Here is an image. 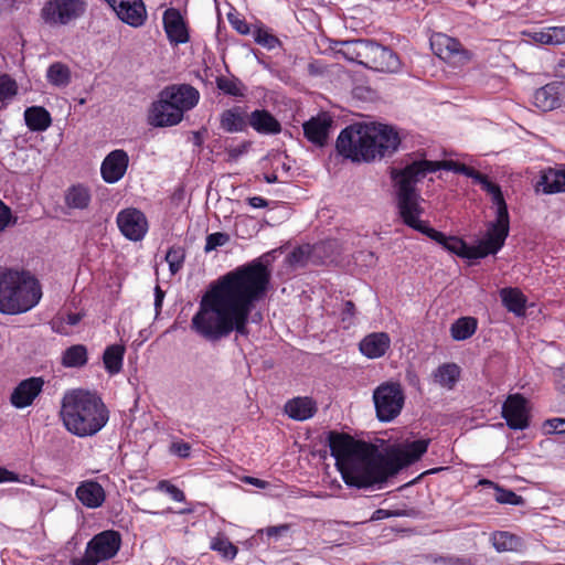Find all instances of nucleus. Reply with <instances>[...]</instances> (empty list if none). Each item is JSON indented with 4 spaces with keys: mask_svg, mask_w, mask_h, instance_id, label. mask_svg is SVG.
<instances>
[{
    "mask_svg": "<svg viewBox=\"0 0 565 565\" xmlns=\"http://www.w3.org/2000/svg\"><path fill=\"white\" fill-rule=\"evenodd\" d=\"M429 441L417 439L384 455L374 444L358 440L347 433L330 430L327 436L342 480L358 489L384 483L401 469L416 462L427 451Z\"/></svg>",
    "mask_w": 565,
    "mask_h": 565,
    "instance_id": "obj_1",
    "label": "nucleus"
},
{
    "mask_svg": "<svg viewBox=\"0 0 565 565\" xmlns=\"http://www.w3.org/2000/svg\"><path fill=\"white\" fill-rule=\"evenodd\" d=\"M271 285H210L191 320V329L215 342L232 332L248 333L252 311L264 301Z\"/></svg>",
    "mask_w": 565,
    "mask_h": 565,
    "instance_id": "obj_2",
    "label": "nucleus"
},
{
    "mask_svg": "<svg viewBox=\"0 0 565 565\" xmlns=\"http://www.w3.org/2000/svg\"><path fill=\"white\" fill-rule=\"evenodd\" d=\"M438 167L429 160H416L407 164L403 170H393L392 178L396 185V204L398 215L408 227L428 236L446 250L469 260L483 258L478 248L457 236H446L444 233L430 227L422 221L424 213L423 199L416 190V184L429 172H435Z\"/></svg>",
    "mask_w": 565,
    "mask_h": 565,
    "instance_id": "obj_3",
    "label": "nucleus"
},
{
    "mask_svg": "<svg viewBox=\"0 0 565 565\" xmlns=\"http://www.w3.org/2000/svg\"><path fill=\"white\" fill-rule=\"evenodd\" d=\"M61 418L75 436L88 437L100 431L109 420V411L102 398L89 391L74 390L64 395Z\"/></svg>",
    "mask_w": 565,
    "mask_h": 565,
    "instance_id": "obj_4",
    "label": "nucleus"
},
{
    "mask_svg": "<svg viewBox=\"0 0 565 565\" xmlns=\"http://www.w3.org/2000/svg\"><path fill=\"white\" fill-rule=\"evenodd\" d=\"M430 162L438 167L436 171L444 169L472 178L481 185L483 191L491 195L492 203L497 206V217L495 221L489 226L486 237L475 246L478 248L479 255L482 257H486L490 254H495L503 246L504 241L509 234V213L500 186L491 182L487 175H483L479 171L466 164L455 161Z\"/></svg>",
    "mask_w": 565,
    "mask_h": 565,
    "instance_id": "obj_5",
    "label": "nucleus"
},
{
    "mask_svg": "<svg viewBox=\"0 0 565 565\" xmlns=\"http://www.w3.org/2000/svg\"><path fill=\"white\" fill-rule=\"evenodd\" d=\"M41 285H0V312L17 315L32 309L41 299Z\"/></svg>",
    "mask_w": 565,
    "mask_h": 565,
    "instance_id": "obj_6",
    "label": "nucleus"
},
{
    "mask_svg": "<svg viewBox=\"0 0 565 565\" xmlns=\"http://www.w3.org/2000/svg\"><path fill=\"white\" fill-rule=\"evenodd\" d=\"M369 139L366 126H349L340 132L337 139V150L352 161L374 160Z\"/></svg>",
    "mask_w": 565,
    "mask_h": 565,
    "instance_id": "obj_7",
    "label": "nucleus"
},
{
    "mask_svg": "<svg viewBox=\"0 0 565 565\" xmlns=\"http://www.w3.org/2000/svg\"><path fill=\"white\" fill-rule=\"evenodd\" d=\"M356 55L364 66L379 72H397L401 67L398 56L388 47L370 40L356 41Z\"/></svg>",
    "mask_w": 565,
    "mask_h": 565,
    "instance_id": "obj_8",
    "label": "nucleus"
},
{
    "mask_svg": "<svg viewBox=\"0 0 565 565\" xmlns=\"http://www.w3.org/2000/svg\"><path fill=\"white\" fill-rule=\"evenodd\" d=\"M376 417L380 422H392L402 412L405 395L402 385L397 382H385L373 392Z\"/></svg>",
    "mask_w": 565,
    "mask_h": 565,
    "instance_id": "obj_9",
    "label": "nucleus"
},
{
    "mask_svg": "<svg viewBox=\"0 0 565 565\" xmlns=\"http://www.w3.org/2000/svg\"><path fill=\"white\" fill-rule=\"evenodd\" d=\"M86 8L85 0H47L41 9L40 15L50 26L67 25L79 19Z\"/></svg>",
    "mask_w": 565,
    "mask_h": 565,
    "instance_id": "obj_10",
    "label": "nucleus"
},
{
    "mask_svg": "<svg viewBox=\"0 0 565 565\" xmlns=\"http://www.w3.org/2000/svg\"><path fill=\"white\" fill-rule=\"evenodd\" d=\"M334 241L320 242L315 245H302L295 248L288 256L287 263L294 268L303 267L308 264H323L333 262L331 252L335 247Z\"/></svg>",
    "mask_w": 565,
    "mask_h": 565,
    "instance_id": "obj_11",
    "label": "nucleus"
},
{
    "mask_svg": "<svg viewBox=\"0 0 565 565\" xmlns=\"http://www.w3.org/2000/svg\"><path fill=\"white\" fill-rule=\"evenodd\" d=\"M435 54L455 65H465L472 58V53L466 50L455 38L438 34L431 42Z\"/></svg>",
    "mask_w": 565,
    "mask_h": 565,
    "instance_id": "obj_12",
    "label": "nucleus"
},
{
    "mask_svg": "<svg viewBox=\"0 0 565 565\" xmlns=\"http://www.w3.org/2000/svg\"><path fill=\"white\" fill-rule=\"evenodd\" d=\"M366 128L374 159L377 157L383 158L397 149L399 138L393 128L385 125L366 126Z\"/></svg>",
    "mask_w": 565,
    "mask_h": 565,
    "instance_id": "obj_13",
    "label": "nucleus"
},
{
    "mask_svg": "<svg viewBox=\"0 0 565 565\" xmlns=\"http://www.w3.org/2000/svg\"><path fill=\"white\" fill-rule=\"evenodd\" d=\"M121 234L134 242L141 241L148 232L146 215L138 209L128 207L120 211L116 218Z\"/></svg>",
    "mask_w": 565,
    "mask_h": 565,
    "instance_id": "obj_14",
    "label": "nucleus"
},
{
    "mask_svg": "<svg viewBox=\"0 0 565 565\" xmlns=\"http://www.w3.org/2000/svg\"><path fill=\"white\" fill-rule=\"evenodd\" d=\"M269 280L270 270L259 259H256L227 273L215 282H269Z\"/></svg>",
    "mask_w": 565,
    "mask_h": 565,
    "instance_id": "obj_15",
    "label": "nucleus"
},
{
    "mask_svg": "<svg viewBox=\"0 0 565 565\" xmlns=\"http://www.w3.org/2000/svg\"><path fill=\"white\" fill-rule=\"evenodd\" d=\"M526 398L516 393L508 396L502 405V417L509 428L523 430L529 427V411Z\"/></svg>",
    "mask_w": 565,
    "mask_h": 565,
    "instance_id": "obj_16",
    "label": "nucleus"
},
{
    "mask_svg": "<svg viewBox=\"0 0 565 565\" xmlns=\"http://www.w3.org/2000/svg\"><path fill=\"white\" fill-rule=\"evenodd\" d=\"M161 93L182 116L194 108L200 99L199 90L189 84H173L164 87Z\"/></svg>",
    "mask_w": 565,
    "mask_h": 565,
    "instance_id": "obj_17",
    "label": "nucleus"
},
{
    "mask_svg": "<svg viewBox=\"0 0 565 565\" xmlns=\"http://www.w3.org/2000/svg\"><path fill=\"white\" fill-rule=\"evenodd\" d=\"M121 546V536L117 531L107 530L96 534L88 543L87 548L100 562L115 557Z\"/></svg>",
    "mask_w": 565,
    "mask_h": 565,
    "instance_id": "obj_18",
    "label": "nucleus"
},
{
    "mask_svg": "<svg viewBox=\"0 0 565 565\" xmlns=\"http://www.w3.org/2000/svg\"><path fill=\"white\" fill-rule=\"evenodd\" d=\"M183 116L177 110V107L159 93L158 99L152 103L149 114L148 124L153 127H171L178 125Z\"/></svg>",
    "mask_w": 565,
    "mask_h": 565,
    "instance_id": "obj_19",
    "label": "nucleus"
},
{
    "mask_svg": "<svg viewBox=\"0 0 565 565\" xmlns=\"http://www.w3.org/2000/svg\"><path fill=\"white\" fill-rule=\"evenodd\" d=\"M117 17L130 26H141L147 19L142 0H105Z\"/></svg>",
    "mask_w": 565,
    "mask_h": 565,
    "instance_id": "obj_20",
    "label": "nucleus"
},
{
    "mask_svg": "<svg viewBox=\"0 0 565 565\" xmlns=\"http://www.w3.org/2000/svg\"><path fill=\"white\" fill-rule=\"evenodd\" d=\"M129 164L128 153L122 149L110 151L102 162L100 173L106 183L118 182L126 173Z\"/></svg>",
    "mask_w": 565,
    "mask_h": 565,
    "instance_id": "obj_21",
    "label": "nucleus"
},
{
    "mask_svg": "<svg viewBox=\"0 0 565 565\" xmlns=\"http://www.w3.org/2000/svg\"><path fill=\"white\" fill-rule=\"evenodd\" d=\"M162 21L167 38L171 44L179 45L189 42V30L182 14L178 9H167L163 12Z\"/></svg>",
    "mask_w": 565,
    "mask_h": 565,
    "instance_id": "obj_22",
    "label": "nucleus"
},
{
    "mask_svg": "<svg viewBox=\"0 0 565 565\" xmlns=\"http://www.w3.org/2000/svg\"><path fill=\"white\" fill-rule=\"evenodd\" d=\"M42 377H29L21 381L13 390L10 402L15 408H24L34 402L43 390Z\"/></svg>",
    "mask_w": 565,
    "mask_h": 565,
    "instance_id": "obj_23",
    "label": "nucleus"
},
{
    "mask_svg": "<svg viewBox=\"0 0 565 565\" xmlns=\"http://www.w3.org/2000/svg\"><path fill=\"white\" fill-rule=\"evenodd\" d=\"M77 500L86 508L96 509L103 505L106 493L100 483L86 480L79 483L75 491Z\"/></svg>",
    "mask_w": 565,
    "mask_h": 565,
    "instance_id": "obj_24",
    "label": "nucleus"
},
{
    "mask_svg": "<svg viewBox=\"0 0 565 565\" xmlns=\"http://www.w3.org/2000/svg\"><path fill=\"white\" fill-rule=\"evenodd\" d=\"M284 411L291 419L303 422L315 416L318 406L312 397L297 396L285 404Z\"/></svg>",
    "mask_w": 565,
    "mask_h": 565,
    "instance_id": "obj_25",
    "label": "nucleus"
},
{
    "mask_svg": "<svg viewBox=\"0 0 565 565\" xmlns=\"http://www.w3.org/2000/svg\"><path fill=\"white\" fill-rule=\"evenodd\" d=\"M331 124L332 119L327 115L311 118L303 124V134L309 141L322 147L327 142Z\"/></svg>",
    "mask_w": 565,
    "mask_h": 565,
    "instance_id": "obj_26",
    "label": "nucleus"
},
{
    "mask_svg": "<svg viewBox=\"0 0 565 565\" xmlns=\"http://www.w3.org/2000/svg\"><path fill=\"white\" fill-rule=\"evenodd\" d=\"M247 126L260 135H277L281 131L280 122L266 109H256L248 115Z\"/></svg>",
    "mask_w": 565,
    "mask_h": 565,
    "instance_id": "obj_27",
    "label": "nucleus"
},
{
    "mask_svg": "<svg viewBox=\"0 0 565 565\" xmlns=\"http://www.w3.org/2000/svg\"><path fill=\"white\" fill-rule=\"evenodd\" d=\"M248 115L245 108L234 106L220 115V128L228 134L242 132L247 128Z\"/></svg>",
    "mask_w": 565,
    "mask_h": 565,
    "instance_id": "obj_28",
    "label": "nucleus"
},
{
    "mask_svg": "<svg viewBox=\"0 0 565 565\" xmlns=\"http://www.w3.org/2000/svg\"><path fill=\"white\" fill-rule=\"evenodd\" d=\"M391 339L387 333L375 332L366 335L360 342V351L369 359H377L383 356L390 349Z\"/></svg>",
    "mask_w": 565,
    "mask_h": 565,
    "instance_id": "obj_29",
    "label": "nucleus"
},
{
    "mask_svg": "<svg viewBox=\"0 0 565 565\" xmlns=\"http://www.w3.org/2000/svg\"><path fill=\"white\" fill-rule=\"evenodd\" d=\"M561 85L550 83L533 94V105L542 111H550L561 105Z\"/></svg>",
    "mask_w": 565,
    "mask_h": 565,
    "instance_id": "obj_30",
    "label": "nucleus"
},
{
    "mask_svg": "<svg viewBox=\"0 0 565 565\" xmlns=\"http://www.w3.org/2000/svg\"><path fill=\"white\" fill-rule=\"evenodd\" d=\"M500 298L503 307L516 317H524L526 313V296L514 287H504L500 290Z\"/></svg>",
    "mask_w": 565,
    "mask_h": 565,
    "instance_id": "obj_31",
    "label": "nucleus"
},
{
    "mask_svg": "<svg viewBox=\"0 0 565 565\" xmlns=\"http://www.w3.org/2000/svg\"><path fill=\"white\" fill-rule=\"evenodd\" d=\"M544 193L565 192V166L550 168L541 177L539 182Z\"/></svg>",
    "mask_w": 565,
    "mask_h": 565,
    "instance_id": "obj_32",
    "label": "nucleus"
},
{
    "mask_svg": "<svg viewBox=\"0 0 565 565\" xmlns=\"http://www.w3.org/2000/svg\"><path fill=\"white\" fill-rule=\"evenodd\" d=\"M461 375V369L456 363L440 364L431 374L434 383L446 390H452Z\"/></svg>",
    "mask_w": 565,
    "mask_h": 565,
    "instance_id": "obj_33",
    "label": "nucleus"
},
{
    "mask_svg": "<svg viewBox=\"0 0 565 565\" xmlns=\"http://www.w3.org/2000/svg\"><path fill=\"white\" fill-rule=\"evenodd\" d=\"M24 120L32 131H44L52 124L50 113L42 106L28 107L24 110Z\"/></svg>",
    "mask_w": 565,
    "mask_h": 565,
    "instance_id": "obj_34",
    "label": "nucleus"
},
{
    "mask_svg": "<svg viewBox=\"0 0 565 565\" xmlns=\"http://www.w3.org/2000/svg\"><path fill=\"white\" fill-rule=\"evenodd\" d=\"M90 200L88 188L82 184L72 185L64 195V202L68 209L85 210L89 206Z\"/></svg>",
    "mask_w": 565,
    "mask_h": 565,
    "instance_id": "obj_35",
    "label": "nucleus"
},
{
    "mask_svg": "<svg viewBox=\"0 0 565 565\" xmlns=\"http://www.w3.org/2000/svg\"><path fill=\"white\" fill-rule=\"evenodd\" d=\"M478 329L475 317H460L450 326V335L455 341H465L471 338Z\"/></svg>",
    "mask_w": 565,
    "mask_h": 565,
    "instance_id": "obj_36",
    "label": "nucleus"
},
{
    "mask_svg": "<svg viewBox=\"0 0 565 565\" xmlns=\"http://www.w3.org/2000/svg\"><path fill=\"white\" fill-rule=\"evenodd\" d=\"M125 347L121 344H113L105 349L103 362L105 370L109 374H117L122 369Z\"/></svg>",
    "mask_w": 565,
    "mask_h": 565,
    "instance_id": "obj_37",
    "label": "nucleus"
},
{
    "mask_svg": "<svg viewBox=\"0 0 565 565\" xmlns=\"http://www.w3.org/2000/svg\"><path fill=\"white\" fill-rule=\"evenodd\" d=\"M87 361L88 352L84 344H73L62 354V365L65 367H82Z\"/></svg>",
    "mask_w": 565,
    "mask_h": 565,
    "instance_id": "obj_38",
    "label": "nucleus"
},
{
    "mask_svg": "<svg viewBox=\"0 0 565 565\" xmlns=\"http://www.w3.org/2000/svg\"><path fill=\"white\" fill-rule=\"evenodd\" d=\"M215 84L225 95L233 97H245L246 95V86L237 77L217 76Z\"/></svg>",
    "mask_w": 565,
    "mask_h": 565,
    "instance_id": "obj_39",
    "label": "nucleus"
},
{
    "mask_svg": "<svg viewBox=\"0 0 565 565\" xmlns=\"http://www.w3.org/2000/svg\"><path fill=\"white\" fill-rule=\"evenodd\" d=\"M46 78L53 86L65 87L71 82V70L67 65L55 62L49 66Z\"/></svg>",
    "mask_w": 565,
    "mask_h": 565,
    "instance_id": "obj_40",
    "label": "nucleus"
},
{
    "mask_svg": "<svg viewBox=\"0 0 565 565\" xmlns=\"http://www.w3.org/2000/svg\"><path fill=\"white\" fill-rule=\"evenodd\" d=\"M210 550L218 553L226 561H233L238 553L237 546L221 533L211 539Z\"/></svg>",
    "mask_w": 565,
    "mask_h": 565,
    "instance_id": "obj_41",
    "label": "nucleus"
},
{
    "mask_svg": "<svg viewBox=\"0 0 565 565\" xmlns=\"http://www.w3.org/2000/svg\"><path fill=\"white\" fill-rule=\"evenodd\" d=\"M491 542L498 552H508L516 548L519 537L505 531H497L492 534Z\"/></svg>",
    "mask_w": 565,
    "mask_h": 565,
    "instance_id": "obj_42",
    "label": "nucleus"
},
{
    "mask_svg": "<svg viewBox=\"0 0 565 565\" xmlns=\"http://www.w3.org/2000/svg\"><path fill=\"white\" fill-rule=\"evenodd\" d=\"M0 282H39L38 279L26 270L0 268Z\"/></svg>",
    "mask_w": 565,
    "mask_h": 565,
    "instance_id": "obj_43",
    "label": "nucleus"
},
{
    "mask_svg": "<svg viewBox=\"0 0 565 565\" xmlns=\"http://www.w3.org/2000/svg\"><path fill=\"white\" fill-rule=\"evenodd\" d=\"M185 249L182 246H172L166 254V260L172 275L177 274L183 266Z\"/></svg>",
    "mask_w": 565,
    "mask_h": 565,
    "instance_id": "obj_44",
    "label": "nucleus"
},
{
    "mask_svg": "<svg viewBox=\"0 0 565 565\" xmlns=\"http://www.w3.org/2000/svg\"><path fill=\"white\" fill-rule=\"evenodd\" d=\"M254 40L257 44L268 49L273 50L277 45H279V40L274 34L269 33L267 30L257 28L253 32Z\"/></svg>",
    "mask_w": 565,
    "mask_h": 565,
    "instance_id": "obj_45",
    "label": "nucleus"
},
{
    "mask_svg": "<svg viewBox=\"0 0 565 565\" xmlns=\"http://www.w3.org/2000/svg\"><path fill=\"white\" fill-rule=\"evenodd\" d=\"M18 85L17 82L9 75L3 74L0 76V102L12 98L17 95Z\"/></svg>",
    "mask_w": 565,
    "mask_h": 565,
    "instance_id": "obj_46",
    "label": "nucleus"
},
{
    "mask_svg": "<svg viewBox=\"0 0 565 565\" xmlns=\"http://www.w3.org/2000/svg\"><path fill=\"white\" fill-rule=\"evenodd\" d=\"M497 488L495 500L502 504H511V505H521L524 500L521 495L516 494L514 491L509 489H503L500 487Z\"/></svg>",
    "mask_w": 565,
    "mask_h": 565,
    "instance_id": "obj_47",
    "label": "nucleus"
},
{
    "mask_svg": "<svg viewBox=\"0 0 565 565\" xmlns=\"http://www.w3.org/2000/svg\"><path fill=\"white\" fill-rule=\"evenodd\" d=\"M356 309L351 300H347L340 312L341 323L343 329H349L355 323Z\"/></svg>",
    "mask_w": 565,
    "mask_h": 565,
    "instance_id": "obj_48",
    "label": "nucleus"
},
{
    "mask_svg": "<svg viewBox=\"0 0 565 565\" xmlns=\"http://www.w3.org/2000/svg\"><path fill=\"white\" fill-rule=\"evenodd\" d=\"M230 241V235L222 232L209 234L205 239L204 252L210 253Z\"/></svg>",
    "mask_w": 565,
    "mask_h": 565,
    "instance_id": "obj_49",
    "label": "nucleus"
},
{
    "mask_svg": "<svg viewBox=\"0 0 565 565\" xmlns=\"http://www.w3.org/2000/svg\"><path fill=\"white\" fill-rule=\"evenodd\" d=\"M157 489L160 491H164L166 493H168L171 497L172 500H174L177 502L185 501L184 492L168 480L159 481L157 484Z\"/></svg>",
    "mask_w": 565,
    "mask_h": 565,
    "instance_id": "obj_50",
    "label": "nucleus"
},
{
    "mask_svg": "<svg viewBox=\"0 0 565 565\" xmlns=\"http://www.w3.org/2000/svg\"><path fill=\"white\" fill-rule=\"evenodd\" d=\"M50 326H51L52 331L55 333L63 334V335H67L71 333L68 326L66 324V322L63 319V312H58L57 315H55L51 319Z\"/></svg>",
    "mask_w": 565,
    "mask_h": 565,
    "instance_id": "obj_51",
    "label": "nucleus"
},
{
    "mask_svg": "<svg viewBox=\"0 0 565 565\" xmlns=\"http://www.w3.org/2000/svg\"><path fill=\"white\" fill-rule=\"evenodd\" d=\"M29 476L24 475L22 478L13 472L8 470L7 468L0 467V483L2 482H22L29 483Z\"/></svg>",
    "mask_w": 565,
    "mask_h": 565,
    "instance_id": "obj_52",
    "label": "nucleus"
},
{
    "mask_svg": "<svg viewBox=\"0 0 565 565\" xmlns=\"http://www.w3.org/2000/svg\"><path fill=\"white\" fill-rule=\"evenodd\" d=\"M544 428L551 434H565V418L547 419Z\"/></svg>",
    "mask_w": 565,
    "mask_h": 565,
    "instance_id": "obj_53",
    "label": "nucleus"
},
{
    "mask_svg": "<svg viewBox=\"0 0 565 565\" xmlns=\"http://www.w3.org/2000/svg\"><path fill=\"white\" fill-rule=\"evenodd\" d=\"M171 452L180 458H188L191 454V445L183 440L175 441L171 445Z\"/></svg>",
    "mask_w": 565,
    "mask_h": 565,
    "instance_id": "obj_54",
    "label": "nucleus"
},
{
    "mask_svg": "<svg viewBox=\"0 0 565 565\" xmlns=\"http://www.w3.org/2000/svg\"><path fill=\"white\" fill-rule=\"evenodd\" d=\"M551 45L565 43V26H550Z\"/></svg>",
    "mask_w": 565,
    "mask_h": 565,
    "instance_id": "obj_55",
    "label": "nucleus"
},
{
    "mask_svg": "<svg viewBox=\"0 0 565 565\" xmlns=\"http://www.w3.org/2000/svg\"><path fill=\"white\" fill-rule=\"evenodd\" d=\"M100 561L93 555L92 552L86 547L85 554L81 558H72L71 564L72 565H97Z\"/></svg>",
    "mask_w": 565,
    "mask_h": 565,
    "instance_id": "obj_56",
    "label": "nucleus"
},
{
    "mask_svg": "<svg viewBox=\"0 0 565 565\" xmlns=\"http://www.w3.org/2000/svg\"><path fill=\"white\" fill-rule=\"evenodd\" d=\"M531 39L540 44L551 45L550 30L548 28L541 31H536L530 34Z\"/></svg>",
    "mask_w": 565,
    "mask_h": 565,
    "instance_id": "obj_57",
    "label": "nucleus"
},
{
    "mask_svg": "<svg viewBox=\"0 0 565 565\" xmlns=\"http://www.w3.org/2000/svg\"><path fill=\"white\" fill-rule=\"evenodd\" d=\"M11 220V210L0 200V232H2Z\"/></svg>",
    "mask_w": 565,
    "mask_h": 565,
    "instance_id": "obj_58",
    "label": "nucleus"
},
{
    "mask_svg": "<svg viewBox=\"0 0 565 565\" xmlns=\"http://www.w3.org/2000/svg\"><path fill=\"white\" fill-rule=\"evenodd\" d=\"M405 515L404 512L402 511H390V510H384V509H377L373 512V515H372V520H382V519H386V518H392V516H403Z\"/></svg>",
    "mask_w": 565,
    "mask_h": 565,
    "instance_id": "obj_59",
    "label": "nucleus"
},
{
    "mask_svg": "<svg viewBox=\"0 0 565 565\" xmlns=\"http://www.w3.org/2000/svg\"><path fill=\"white\" fill-rule=\"evenodd\" d=\"M230 22L232 26L241 34H248L250 32L248 23L239 18H230Z\"/></svg>",
    "mask_w": 565,
    "mask_h": 565,
    "instance_id": "obj_60",
    "label": "nucleus"
},
{
    "mask_svg": "<svg viewBox=\"0 0 565 565\" xmlns=\"http://www.w3.org/2000/svg\"><path fill=\"white\" fill-rule=\"evenodd\" d=\"M84 318V313L82 312H63V319L71 329V327H74L78 324L82 319Z\"/></svg>",
    "mask_w": 565,
    "mask_h": 565,
    "instance_id": "obj_61",
    "label": "nucleus"
},
{
    "mask_svg": "<svg viewBox=\"0 0 565 565\" xmlns=\"http://www.w3.org/2000/svg\"><path fill=\"white\" fill-rule=\"evenodd\" d=\"M164 296H166V291H163L160 288V285H156V288H154V307H156V312L157 313H159L161 311Z\"/></svg>",
    "mask_w": 565,
    "mask_h": 565,
    "instance_id": "obj_62",
    "label": "nucleus"
},
{
    "mask_svg": "<svg viewBox=\"0 0 565 565\" xmlns=\"http://www.w3.org/2000/svg\"><path fill=\"white\" fill-rule=\"evenodd\" d=\"M248 204L254 209H264L268 206V201L262 196H252L247 199Z\"/></svg>",
    "mask_w": 565,
    "mask_h": 565,
    "instance_id": "obj_63",
    "label": "nucleus"
},
{
    "mask_svg": "<svg viewBox=\"0 0 565 565\" xmlns=\"http://www.w3.org/2000/svg\"><path fill=\"white\" fill-rule=\"evenodd\" d=\"M554 73H555V76L565 78V54L558 58V61L554 67Z\"/></svg>",
    "mask_w": 565,
    "mask_h": 565,
    "instance_id": "obj_64",
    "label": "nucleus"
}]
</instances>
